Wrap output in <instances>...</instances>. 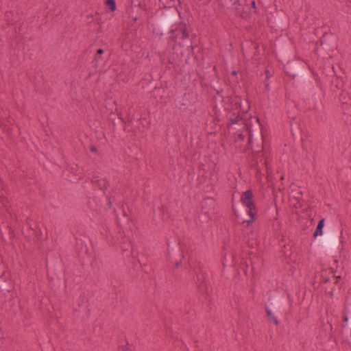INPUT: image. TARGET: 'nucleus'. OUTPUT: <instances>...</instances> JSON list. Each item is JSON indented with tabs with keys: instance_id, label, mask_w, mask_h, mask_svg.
I'll return each mask as SVG.
<instances>
[{
	"instance_id": "obj_1",
	"label": "nucleus",
	"mask_w": 351,
	"mask_h": 351,
	"mask_svg": "<svg viewBox=\"0 0 351 351\" xmlns=\"http://www.w3.org/2000/svg\"><path fill=\"white\" fill-rule=\"evenodd\" d=\"M285 73L293 80H303L306 78V73L298 65L293 62H287L284 65Z\"/></svg>"
},
{
	"instance_id": "obj_2",
	"label": "nucleus",
	"mask_w": 351,
	"mask_h": 351,
	"mask_svg": "<svg viewBox=\"0 0 351 351\" xmlns=\"http://www.w3.org/2000/svg\"><path fill=\"white\" fill-rule=\"evenodd\" d=\"M322 245L325 249L329 252H332L338 245V237L337 234L328 232L322 237Z\"/></svg>"
},
{
	"instance_id": "obj_3",
	"label": "nucleus",
	"mask_w": 351,
	"mask_h": 351,
	"mask_svg": "<svg viewBox=\"0 0 351 351\" xmlns=\"http://www.w3.org/2000/svg\"><path fill=\"white\" fill-rule=\"evenodd\" d=\"M252 197V191L247 190L243 193L241 198V203L249 209L248 215L252 216L253 215V213H257Z\"/></svg>"
},
{
	"instance_id": "obj_4",
	"label": "nucleus",
	"mask_w": 351,
	"mask_h": 351,
	"mask_svg": "<svg viewBox=\"0 0 351 351\" xmlns=\"http://www.w3.org/2000/svg\"><path fill=\"white\" fill-rule=\"evenodd\" d=\"M177 19V16L175 13L168 12L165 17L160 21V24L163 30L166 31L169 27L176 23Z\"/></svg>"
},
{
	"instance_id": "obj_5",
	"label": "nucleus",
	"mask_w": 351,
	"mask_h": 351,
	"mask_svg": "<svg viewBox=\"0 0 351 351\" xmlns=\"http://www.w3.org/2000/svg\"><path fill=\"white\" fill-rule=\"evenodd\" d=\"M265 308L273 311L276 315H281L282 311V301L279 298L271 300L268 306Z\"/></svg>"
},
{
	"instance_id": "obj_6",
	"label": "nucleus",
	"mask_w": 351,
	"mask_h": 351,
	"mask_svg": "<svg viewBox=\"0 0 351 351\" xmlns=\"http://www.w3.org/2000/svg\"><path fill=\"white\" fill-rule=\"evenodd\" d=\"M341 108L343 112L345 121L351 124V99L348 98V101H343Z\"/></svg>"
},
{
	"instance_id": "obj_7",
	"label": "nucleus",
	"mask_w": 351,
	"mask_h": 351,
	"mask_svg": "<svg viewBox=\"0 0 351 351\" xmlns=\"http://www.w3.org/2000/svg\"><path fill=\"white\" fill-rule=\"evenodd\" d=\"M93 184L97 186L99 189L104 190L107 189L108 183L105 179H95L92 180Z\"/></svg>"
},
{
	"instance_id": "obj_8",
	"label": "nucleus",
	"mask_w": 351,
	"mask_h": 351,
	"mask_svg": "<svg viewBox=\"0 0 351 351\" xmlns=\"http://www.w3.org/2000/svg\"><path fill=\"white\" fill-rule=\"evenodd\" d=\"M324 219H322L317 226V228L313 233V237L315 238L317 236H322L323 234V228L324 226Z\"/></svg>"
},
{
	"instance_id": "obj_9",
	"label": "nucleus",
	"mask_w": 351,
	"mask_h": 351,
	"mask_svg": "<svg viewBox=\"0 0 351 351\" xmlns=\"http://www.w3.org/2000/svg\"><path fill=\"white\" fill-rule=\"evenodd\" d=\"M178 29L182 34V37H181L182 39L184 40V39L187 38L189 37V33L187 32V29H186V26L185 23H181L180 25L179 28H178Z\"/></svg>"
},
{
	"instance_id": "obj_10",
	"label": "nucleus",
	"mask_w": 351,
	"mask_h": 351,
	"mask_svg": "<svg viewBox=\"0 0 351 351\" xmlns=\"http://www.w3.org/2000/svg\"><path fill=\"white\" fill-rule=\"evenodd\" d=\"M267 315L269 319L270 322H272L275 325H278L279 322L277 319V317L274 315V313L273 311H271L267 308H265Z\"/></svg>"
},
{
	"instance_id": "obj_11",
	"label": "nucleus",
	"mask_w": 351,
	"mask_h": 351,
	"mask_svg": "<svg viewBox=\"0 0 351 351\" xmlns=\"http://www.w3.org/2000/svg\"><path fill=\"white\" fill-rule=\"evenodd\" d=\"M242 118L240 114H236L234 113H232L231 116L229 118L230 123V124H234L238 123L240 120H241Z\"/></svg>"
},
{
	"instance_id": "obj_12",
	"label": "nucleus",
	"mask_w": 351,
	"mask_h": 351,
	"mask_svg": "<svg viewBox=\"0 0 351 351\" xmlns=\"http://www.w3.org/2000/svg\"><path fill=\"white\" fill-rule=\"evenodd\" d=\"M257 215V213H253V215H249L250 217V219L249 220H244L242 223L245 227H249L253 221L256 220V216Z\"/></svg>"
},
{
	"instance_id": "obj_13",
	"label": "nucleus",
	"mask_w": 351,
	"mask_h": 351,
	"mask_svg": "<svg viewBox=\"0 0 351 351\" xmlns=\"http://www.w3.org/2000/svg\"><path fill=\"white\" fill-rule=\"evenodd\" d=\"M106 4L109 8L110 12H114L116 10L115 0H106Z\"/></svg>"
},
{
	"instance_id": "obj_14",
	"label": "nucleus",
	"mask_w": 351,
	"mask_h": 351,
	"mask_svg": "<svg viewBox=\"0 0 351 351\" xmlns=\"http://www.w3.org/2000/svg\"><path fill=\"white\" fill-rule=\"evenodd\" d=\"M178 31V28H176V29H171L169 31V34H171V36L169 37V38L174 43L176 42L177 39H178V34H176V32Z\"/></svg>"
},
{
	"instance_id": "obj_15",
	"label": "nucleus",
	"mask_w": 351,
	"mask_h": 351,
	"mask_svg": "<svg viewBox=\"0 0 351 351\" xmlns=\"http://www.w3.org/2000/svg\"><path fill=\"white\" fill-rule=\"evenodd\" d=\"M347 96V93H345L344 91H343L341 95H340V97H339V99L341 102V106H343V101H348V98H350V97H346Z\"/></svg>"
},
{
	"instance_id": "obj_16",
	"label": "nucleus",
	"mask_w": 351,
	"mask_h": 351,
	"mask_svg": "<svg viewBox=\"0 0 351 351\" xmlns=\"http://www.w3.org/2000/svg\"><path fill=\"white\" fill-rule=\"evenodd\" d=\"M103 53H104V50L102 49H97V53L95 56V61L96 62V63H97L99 58Z\"/></svg>"
},
{
	"instance_id": "obj_17",
	"label": "nucleus",
	"mask_w": 351,
	"mask_h": 351,
	"mask_svg": "<svg viewBox=\"0 0 351 351\" xmlns=\"http://www.w3.org/2000/svg\"><path fill=\"white\" fill-rule=\"evenodd\" d=\"M7 228L8 229L9 231V237L10 239H12L14 237V232L9 226H8Z\"/></svg>"
},
{
	"instance_id": "obj_18",
	"label": "nucleus",
	"mask_w": 351,
	"mask_h": 351,
	"mask_svg": "<svg viewBox=\"0 0 351 351\" xmlns=\"http://www.w3.org/2000/svg\"><path fill=\"white\" fill-rule=\"evenodd\" d=\"M247 265H243V267H242V269H243V272L245 273V275L247 274Z\"/></svg>"
},
{
	"instance_id": "obj_19",
	"label": "nucleus",
	"mask_w": 351,
	"mask_h": 351,
	"mask_svg": "<svg viewBox=\"0 0 351 351\" xmlns=\"http://www.w3.org/2000/svg\"><path fill=\"white\" fill-rule=\"evenodd\" d=\"M180 263H181V261H176L174 263V264H175V265H174V268H177V267L179 266V265H180Z\"/></svg>"
},
{
	"instance_id": "obj_20",
	"label": "nucleus",
	"mask_w": 351,
	"mask_h": 351,
	"mask_svg": "<svg viewBox=\"0 0 351 351\" xmlns=\"http://www.w3.org/2000/svg\"><path fill=\"white\" fill-rule=\"evenodd\" d=\"M0 288H2V289L6 288V285H5V282H0Z\"/></svg>"
},
{
	"instance_id": "obj_21",
	"label": "nucleus",
	"mask_w": 351,
	"mask_h": 351,
	"mask_svg": "<svg viewBox=\"0 0 351 351\" xmlns=\"http://www.w3.org/2000/svg\"><path fill=\"white\" fill-rule=\"evenodd\" d=\"M90 151L92 152H97V148L94 146H92L90 148Z\"/></svg>"
},
{
	"instance_id": "obj_22",
	"label": "nucleus",
	"mask_w": 351,
	"mask_h": 351,
	"mask_svg": "<svg viewBox=\"0 0 351 351\" xmlns=\"http://www.w3.org/2000/svg\"><path fill=\"white\" fill-rule=\"evenodd\" d=\"M343 321L344 322H347L348 321V316L344 315V316L343 317Z\"/></svg>"
},
{
	"instance_id": "obj_23",
	"label": "nucleus",
	"mask_w": 351,
	"mask_h": 351,
	"mask_svg": "<svg viewBox=\"0 0 351 351\" xmlns=\"http://www.w3.org/2000/svg\"><path fill=\"white\" fill-rule=\"evenodd\" d=\"M252 132H251V131H250V134H249V143H251V142H252Z\"/></svg>"
},
{
	"instance_id": "obj_24",
	"label": "nucleus",
	"mask_w": 351,
	"mask_h": 351,
	"mask_svg": "<svg viewBox=\"0 0 351 351\" xmlns=\"http://www.w3.org/2000/svg\"><path fill=\"white\" fill-rule=\"evenodd\" d=\"M265 75L267 78L269 77V71L268 70L265 71Z\"/></svg>"
},
{
	"instance_id": "obj_25",
	"label": "nucleus",
	"mask_w": 351,
	"mask_h": 351,
	"mask_svg": "<svg viewBox=\"0 0 351 351\" xmlns=\"http://www.w3.org/2000/svg\"><path fill=\"white\" fill-rule=\"evenodd\" d=\"M322 280H323L324 282H327L328 281V278H323Z\"/></svg>"
},
{
	"instance_id": "obj_26",
	"label": "nucleus",
	"mask_w": 351,
	"mask_h": 351,
	"mask_svg": "<svg viewBox=\"0 0 351 351\" xmlns=\"http://www.w3.org/2000/svg\"><path fill=\"white\" fill-rule=\"evenodd\" d=\"M265 88L268 90H269V84H265Z\"/></svg>"
},
{
	"instance_id": "obj_27",
	"label": "nucleus",
	"mask_w": 351,
	"mask_h": 351,
	"mask_svg": "<svg viewBox=\"0 0 351 351\" xmlns=\"http://www.w3.org/2000/svg\"><path fill=\"white\" fill-rule=\"evenodd\" d=\"M252 6H255V2L252 1Z\"/></svg>"
},
{
	"instance_id": "obj_28",
	"label": "nucleus",
	"mask_w": 351,
	"mask_h": 351,
	"mask_svg": "<svg viewBox=\"0 0 351 351\" xmlns=\"http://www.w3.org/2000/svg\"><path fill=\"white\" fill-rule=\"evenodd\" d=\"M168 63L169 64H172L171 61L170 60V59L168 60Z\"/></svg>"
},
{
	"instance_id": "obj_29",
	"label": "nucleus",
	"mask_w": 351,
	"mask_h": 351,
	"mask_svg": "<svg viewBox=\"0 0 351 351\" xmlns=\"http://www.w3.org/2000/svg\"><path fill=\"white\" fill-rule=\"evenodd\" d=\"M342 234H343V232H342V231H341V232H340V237H342Z\"/></svg>"
},
{
	"instance_id": "obj_30",
	"label": "nucleus",
	"mask_w": 351,
	"mask_h": 351,
	"mask_svg": "<svg viewBox=\"0 0 351 351\" xmlns=\"http://www.w3.org/2000/svg\"><path fill=\"white\" fill-rule=\"evenodd\" d=\"M332 278H337H337H339L340 277H339V276L335 277V276H332Z\"/></svg>"
},
{
	"instance_id": "obj_31",
	"label": "nucleus",
	"mask_w": 351,
	"mask_h": 351,
	"mask_svg": "<svg viewBox=\"0 0 351 351\" xmlns=\"http://www.w3.org/2000/svg\"><path fill=\"white\" fill-rule=\"evenodd\" d=\"M236 73H236V71H233V72H232V74H233V75H236Z\"/></svg>"
}]
</instances>
